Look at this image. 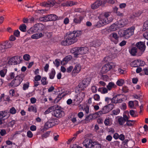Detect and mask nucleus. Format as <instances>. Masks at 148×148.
<instances>
[{"instance_id":"23","label":"nucleus","mask_w":148,"mask_h":148,"mask_svg":"<svg viewBox=\"0 0 148 148\" xmlns=\"http://www.w3.org/2000/svg\"><path fill=\"white\" fill-rule=\"evenodd\" d=\"M108 90H110L113 88H114L116 87V85L113 82H109L108 85L106 86Z\"/></svg>"},{"instance_id":"44","label":"nucleus","mask_w":148,"mask_h":148,"mask_svg":"<svg viewBox=\"0 0 148 148\" xmlns=\"http://www.w3.org/2000/svg\"><path fill=\"white\" fill-rule=\"evenodd\" d=\"M135 122L133 120H127L126 124L128 126H131L133 125Z\"/></svg>"},{"instance_id":"37","label":"nucleus","mask_w":148,"mask_h":148,"mask_svg":"<svg viewBox=\"0 0 148 148\" xmlns=\"http://www.w3.org/2000/svg\"><path fill=\"white\" fill-rule=\"evenodd\" d=\"M78 87L79 88L78 90V91H79L81 90H84L86 86H85V85L81 82L79 83L78 85Z\"/></svg>"},{"instance_id":"39","label":"nucleus","mask_w":148,"mask_h":148,"mask_svg":"<svg viewBox=\"0 0 148 148\" xmlns=\"http://www.w3.org/2000/svg\"><path fill=\"white\" fill-rule=\"evenodd\" d=\"M120 112V110L119 108L113 110L112 111V115H116L118 114Z\"/></svg>"},{"instance_id":"19","label":"nucleus","mask_w":148,"mask_h":148,"mask_svg":"<svg viewBox=\"0 0 148 148\" xmlns=\"http://www.w3.org/2000/svg\"><path fill=\"white\" fill-rule=\"evenodd\" d=\"M113 123L112 119L109 117H107L104 121V123L106 126H111Z\"/></svg>"},{"instance_id":"38","label":"nucleus","mask_w":148,"mask_h":148,"mask_svg":"<svg viewBox=\"0 0 148 148\" xmlns=\"http://www.w3.org/2000/svg\"><path fill=\"white\" fill-rule=\"evenodd\" d=\"M129 113L130 115L133 117H136L137 116V112L134 110H130Z\"/></svg>"},{"instance_id":"64","label":"nucleus","mask_w":148,"mask_h":148,"mask_svg":"<svg viewBox=\"0 0 148 148\" xmlns=\"http://www.w3.org/2000/svg\"><path fill=\"white\" fill-rule=\"evenodd\" d=\"M53 63L57 67H58L59 66L60 64L59 61L57 59H56L55 61L53 62Z\"/></svg>"},{"instance_id":"31","label":"nucleus","mask_w":148,"mask_h":148,"mask_svg":"<svg viewBox=\"0 0 148 148\" xmlns=\"http://www.w3.org/2000/svg\"><path fill=\"white\" fill-rule=\"evenodd\" d=\"M50 122H51V124L53 125V126L57 125L59 123V120L56 119H50Z\"/></svg>"},{"instance_id":"62","label":"nucleus","mask_w":148,"mask_h":148,"mask_svg":"<svg viewBox=\"0 0 148 148\" xmlns=\"http://www.w3.org/2000/svg\"><path fill=\"white\" fill-rule=\"evenodd\" d=\"M33 135V134L31 131L29 130L27 131V136L28 137L30 138L32 137Z\"/></svg>"},{"instance_id":"63","label":"nucleus","mask_w":148,"mask_h":148,"mask_svg":"<svg viewBox=\"0 0 148 148\" xmlns=\"http://www.w3.org/2000/svg\"><path fill=\"white\" fill-rule=\"evenodd\" d=\"M6 134V131L5 129H2L0 131V134L2 136H3Z\"/></svg>"},{"instance_id":"54","label":"nucleus","mask_w":148,"mask_h":148,"mask_svg":"<svg viewBox=\"0 0 148 148\" xmlns=\"http://www.w3.org/2000/svg\"><path fill=\"white\" fill-rule=\"evenodd\" d=\"M40 5L44 7H49L48 1L47 2H44L40 3Z\"/></svg>"},{"instance_id":"29","label":"nucleus","mask_w":148,"mask_h":148,"mask_svg":"<svg viewBox=\"0 0 148 148\" xmlns=\"http://www.w3.org/2000/svg\"><path fill=\"white\" fill-rule=\"evenodd\" d=\"M90 81L91 79L89 77L84 79L82 82L85 85V86H87L89 84Z\"/></svg>"},{"instance_id":"2","label":"nucleus","mask_w":148,"mask_h":148,"mask_svg":"<svg viewBox=\"0 0 148 148\" xmlns=\"http://www.w3.org/2000/svg\"><path fill=\"white\" fill-rule=\"evenodd\" d=\"M65 39V40L61 42V44L64 46L73 44L77 41V39L75 35L73 33L71 32H68L66 33Z\"/></svg>"},{"instance_id":"52","label":"nucleus","mask_w":148,"mask_h":148,"mask_svg":"<svg viewBox=\"0 0 148 148\" xmlns=\"http://www.w3.org/2000/svg\"><path fill=\"white\" fill-rule=\"evenodd\" d=\"M16 112V110L14 107H12L10 110V113L12 114H14Z\"/></svg>"},{"instance_id":"59","label":"nucleus","mask_w":148,"mask_h":148,"mask_svg":"<svg viewBox=\"0 0 148 148\" xmlns=\"http://www.w3.org/2000/svg\"><path fill=\"white\" fill-rule=\"evenodd\" d=\"M120 108L121 109L123 110H124L126 109L127 108V106L126 104L124 103H122L120 107Z\"/></svg>"},{"instance_id":"11","label":"nucleus","mask_w":148,"mask_h":148,"mask_svg":"<svg viewBox=\"0 0 148 148\" xmlns=\"http://www.w3.org/2000/svg\"><path fill=\"white\" fill-rule=\"evenodd\" d=\"M136 45L140 51V54L141 55L145 50L146 47L145 42H139L136 44Z\"/></svg>"},{"instance_id":"40","label":"nucleus","mask_w":148,"mask_h":148,"mask_svg":"<svg viewBox=\"0 0 148 148\" xmlns=\"http://www.w3.org/2000/svg\"><path fill=\"white\" fill-rule=\"evenodd\" d=\"M48 3L49 6L50 7H53L54 5L57 3L55 0L48 1Z\"/></svg>"},{"instance_id":"51","label":"nucleus","mask_w":148,"mask_h":148,"mask_svg":"<svg viewBox=\"0 0 148 148\" xmlns=\"http://www.w3.org/2000/svg\"><path fill=\"white\" fill-rule=\"evenodd\" d=\"M61 95H59L57 96L56 98L55 99L54 101V103H57L61 99Z\"/></svg>"},{"instance_id":"45","label":"nucleus","mask_w":148,"mask_h":148,"mask_svg":"<svg viewBox=\"0 0 148 148\" xmlns=\"http://www.w3.org/2000/svg\"><path fill=\"white\" fill-rule=\"evenodd\" d=\"M118 122L120 125H122L125 123V121L123 117H121L118 119Z\"/></svg>"},{"instance_id":"49","label":"nucleus","mask_w":148,"mask_h":148,"mask_svg":"<svg viewBox=\"0 0 148 148\" xmlns=\"http://www.w3.org/2000/svg\"><path fill=\"white\" fill-rule=\"evenodd\" d=\"M77 3V2H73L72 1H69L67 2L68 6H71L73 5H76Z\"/></svg>"},{"instance_id":"15","label":"nucleus","mask_w":148,"mask_h":148,"mask_svg":"<svg viewBox=\"0 0 148 148\" xmlns=\"http://www.w3.org/2000/svg\"><path fill=\"white\" fill-rule=\"evenodd\" d=\"M73 53L75 57H80L82 56L81 54V51L80 47H75L73 49Z\"/></svg>"},{"instance_id":"24","label":"nucleus","mask_w":148,"mask_h":148,"mask_svg":"<svg viewBox=\"0 0 148 148\" xmlns=\"http://www.w3.org/2000/svg\"><path fill=\"white\" fill-rule=\"evenodd\" d=\"M3 44L5 46V49L11 47L13 45L12 42H9L7 40L5 41L3 43Z\"/></svg>"},{"instance_id":"7","label":"nucleus","mask_w":148,"mask_h":148,"mask_svg":"<svg viewBox=\"0 0 148 148\" xmlns=\"http://www.w3.org/2000/svg\"><path fill=\"white\" fill-rule=\"evenodd\" d=\"M108 38L115 44H117L119 42V36L116 32H113L111 33L108 36Z\"/></svg>"},{"instance_id":"56","label":"nucleus","mask_w":148,"mask_h":148,"mask_svg":"<svg viewBox=\"0 0 148 148\" xmlns=\"http://www.w3.org/2000/svg\"><path fill=\"white\" fill-rule=\"evenodd\" d=\"M129 106L130 108H134V101H130L129 102Z\"/></svg>"},{"instance_id":"61","label":"nucleus","mask_w":148,"mask_h":148,"mask_svg":"<svg viewBox=\"0 0 148 148\" xmlns=\"http://www.w3.org/2000/svg\"><path fill=\"white\" fill-rule=\"evenodd\" d=\"M14 35L16 37H18L20 35V32L18 30H15L14 31Z\"/></svg>"},{"instance_id":"1","label":"nucleus","mask_w":148,"mask_h":148,"mask_svg":"<svg viewBox=\"0 0 148 148\" xmlns=\"http://www.w3.org/2000/svg\"><path fill=\"white\" fill-rule=\"evenodd\" d=\"M110 12H106L103 14H100L99 16H98L99 21L97 23L96 26L97 27H100L112 22L113 19L111 16H110Z\"/></svg>"},{"instance_id":"14","label":"nucleus","mask_w":148,"mask_h":148,"mask_svg":"<svg viewBox=\"0 0 148 148\" xmlns=\"http://www.w3.org/2000/svg\"><path fill=\"white\" fill-rule=\"evenodd\" d=\"M92 140L89 138L85 139L83 144L86 148H92Z\"/></svg>"},{"instance_id":"48","label":"nucleus","mask_w":148,"mask_h":148,"mask_svg":"<svg viewBox=\"0 0 148 148\" xmlns=\"http://www.w3.org/2000/svg\"><path fill=\"white\" fill-rule=\"evenodd\" d=\"M93 148H101V145L97 142H93Z\"/></svg>"},{"instance_id":"34","label":"nucleus","mask_w":148,"mask_h":148,"mask_svg":"<svg viewBox=\"0 0 148 148\" xmlns=\"http://www.w3.org/2000/svg\"><path fill=\"white\" fill-rule=\"evenodd\" d=\"M27 26L24 24H22L19 27L20 30L23 32H25L26 31Z\"/></svg>"},{"instance_id":"13","label":"nucleus","mask_w":148,"mask_h":148,"mask_svg":"<svg viewBox=\"0 0 148 148\" xmlns=\"http://www.w3.org/2000/svg\"><path fill=\"white\" fill-rule=\"evenodd\" d=\"M123 96L121 95H117L115 96L112 99V103H121L123 100L122 97Z\"/></svg>"},{"instance_id":"20","label":"nucleus","mask_w":148,"mask_h":148,"mask_svg":"<svg viewBox=\"0 0 148 148\" xmlns=\"http://www.w3.org/2000/svg\"><path fill=\"white\" fill-rule=\"evenodd\" d=\"M81 66L79 64L75 65L72 72V74L73 75L78 73L80 71Z\"/></svg>"},{"instance_id":"27","label":"nucleus","mask_w":148,"mask_h":148,"mask_svg":"<svg viewBox=\"0 0 148 148\" xmlns=\"http://www.w3.org/2000/svg\"><path fill=\"white\" fill-rule=\"evenodd\" d=\"M137 52V49L135 47H132L129 50L130 53L133 56H135Z\"/></svg>"},{"instance_id":"53","label":"nucleus","mask_w":148,"mask_h":148,"mask_svg":"<svg viewBox=\"0 0 148 148\" xmlns=\"http://www.w3.org/2000/svg\"><path fill=\"white\" fill-rule=\"evenodd\" d=\"M23 59L26 61H28L30 59V56L28 54H25L23 56Z\"/></svg>"},{"instance_id":"22","label":"nucleus","mask_w":148,"mask_h":148,"mask_svg":"<svg viewBox=\"0 0 148 148\" xmlns=\"http://www.w3.org/2000/svg\"><path fill=\"white\" fill-rule=\"evenodd\" d=\"M72 58V56L71 55H68L64 58L63 61H61V64L62 65H64L67 63V62L70 61Z\"/></svg>"},{"instance_id":"46","label":"nucleus","mask_w":148,"mask_h":148,"mask_svg":"<svg viewBox=\"0 0 148 148\" xmlns=\"http://www.w3.org/2000/svg\"><path fill=\"white\" fill-rule=\"evenodd\" d=\"M35 30L33 26L31 27L27 31V32L29 34H32L36 33Z\"/></svg>"},{"instance_id":"33","label":"nucleus","mask_w":148,"mask_h":148,"mask_svg":"<svg viewBox=\"0 0 148 148\" xmlns=\"http://www.w3.org/2000/svg\"><path fill=\"white\" fill-rule=\"evenodd\" d=\"M56 74V72L54 69H51V72L49 73V78L50 79H53Z\"/></svg>"},{"instance_id":"4","label":"nucleus","mask_w":148,"mask_h":148,"mask_svg":"<svg viewBox=\"0 0 148 148\" xmlns=\"http://www.w3.org/2000/svg\"><path fill=\"white\" fill-rule=\"evenodd\" d=\"M114 107V105L112 103H110L103 107L101 110L96 112L94 114L97 115V116H100L103 114H105L109 112Z\"/></svg>"},{"instance_id":"12","label":"nucleus","mask_w":148,"mask_h":148,"mask_svg":"<svg viewBox=\"0 0 148 148\" xmlns=\"http://www.w3.org/2000/svg\"><path fill=\"white\" fill-rule=\"evenodd\" d=\"M85 95V94L84 92H80L77 95L75 96L74 101L77 102V103H79L83 100Z\"/></svg>"},{"instance_id":"32","label":"nucleus","mask_w":148,"mask_h":148,"mask_svg":"<svg viewBox=\"0 0 148 148\" xmlns=\"http://www.w3.org/2000/svg\"><path fill=\"white\" fill-rule=\"evenodd\" d=\"M81 51V54L82 55L86 54L88 51V48L86 47H80Z\"/></svg>"},{"instance_id":"47","label":"nucleus","mask_w":148,"mask_h":148,"mask_svg":"<svg viewBox=\"0 0 148 148\" xmlns=\"http://www.w3.org/2000/svg\"><path fill=\"white\" fill-rule=\"evenodd\" d=\"M92 114H91L89 115L85 119V120L87 122L92 121Z\"/></svg>"},{"instance_id":"60","label":"nucleus","mask_w":148,"mask_h":148,"mask_svg":"<svg viewBox=\"0 0 148 148\" xmlns=\"http://www.w3.org/2000/svg\"><path fill=\"white\" fill-rule=\"evenodd\" d=\"M7 116V115L5 114L3 111L0 112V118H1L2 119H3V118L4 117H5Z\"/></svg>"},{"instance_id":"36","label":"nucleus","mask_w":148,"mask_h":148,"mask_svg":"<svg viewBox=\"0 0 148 148\" xmlns=\"http://www.w3.org/2000/svg\"><path fill=\"white\" fill-rule=\"evenodd\" d=\"M7 72V69H4L0 71V75L1 77H4L5 75Z\"/></svg>"},{"instance_id":"28","label":"nucleus","mask_w":148,"mask_h":148,"mask_svg":"<svg viewBox=\"0 0 148 148\" xmlns=\"http://www.w3.org/2000/svg\"><path fill=\"white\" fill-rule=\"evenodd\" d=\"M125 83V82L124 79H120L117 81L116 84L119 86H122Z\"/></svg>"},{"instance_id":"25","label":"nucleus","mask_w":148,"mask_h":148,"mask_svg":"<svg viewBox=\"0 0 148 148\" xmlns=\"http://www.w3.org/2000/svg\"><path fill=\"white\" fill-rule=\"evenodd\" d=\"M50 119H49L45 124L44 125V128L46 129H48L49 128L53 127V125L51 124V122L50 121Z\"/></svg>"},{"instance_id":"3","label":"nucleus","mask_w":148,"mask_h":148,"mask_svg":"<svg viewBox=\"0 0 148 148\" xmlns=\"http://www.w3.org/2000/svg\"><path fill=\"white\" fill-rule=\"evenodd\" d=\"M135 29L134 27H132L125 30H120L119 34L121 37L127 39L134 34Z\"/></svg>"},{"instance_id":"41","label":"nucleus","mask_w":148,"mask_h":148,"mask_svg":"<svg viewBox=\"0 0 148 148\" xmlns=\"http://www.w3.org/2000/svg\"><path fill=\"white\" fill-rule=\"evenodd\" d=\"M138 60H136L132 63V65L134 67H136L139 66Z\"/></svg>"},{"instance_id":"10","label":"nucleus","mask_w":148,"mask_h":148,"mask_svg":"<svg viewBox=\"0 0 148 148\" xmlns=\"http://www.w3.org/2000/svg\"><path fill=\"white\" fill-rule=\"evenodd\" d=\"M53 115L54 116L60 118L63 117L65 115L64 112L59 109H57L53 111Z\"/></svg>"},{"instance_id":"16","label":"nucleus","mask_w":148,"mask_h":148,"mask_svg":"<svg viewBox=\"0 0 148 148\" xmlns=\"http://www.w3.org/2000/svg\"><path fill=\"white\" fill-rule=\"evenodd\" d=\"M47 22L48 21H55L58 20V16L55 14H51L46 15Z\"/></svg>"},{"instance_id":"21","label":"nucleus","mask_w":148,"mask_h":148,"mask_svg":"<svg viewBox=\"0 0 148 148\" xmlns=\"http://www.w3.org/2000/svg\"><path fill=\"white\" fill-rule=\"evenodd\" d=\"M118 23L116 22L110 26L109 27L110 30L114 31L120 28L118 25Z\"/></svg>"},{"instance_id":"17","label":"nucleus","mask_w":148,"mask_h":148,"mask_svg":"<svg viewBox=\"0 0 148 148\" xmlns=\"http://www.w3.org/2000/svg\"><path fill=\"white\" fill-rule=\"evenodd\" d=\"M34 27L35 32H39L42 30L44 28V26L41 24H35Z\"/></svg>"},{"instance_id":"58","label":"nucleus","mask_w":148,"mask_h":148,"mask_svg":"<svg viewBox=\"0 0 148 148\" xmlns=\"http://www.w3.org/2000/svg\"><path fill=\"white\" fill-rule=\"evenodd\" d=\"M75 11L76 12H77V13H78L79 14V13L80 14H81V13H82V12H84L82 10V9L80 8L75 9Z\"/></svg>"},{"instance_id":"50","label":"nucleus","mask_w":148,"mask_h":148,"mask_svg":"<svg viewBox=\"0 0 148 148\" xmlns=\"http://www.w3.org/2000/svg\"><path fill=\"white\" fill-rule=\"evenodd\" d=\"M50 132H47L43 134L42 135V138L43 140H44V138H46L48 137L49 135Z\"/></svg>"},{"instance_id":"57","label":"nucleus","mask_w":148,"mask_h":148,"mask_svg":"<svg viewBox=\"0 0 148 148\" xmlns=\"http://www.w3.org/2000/svg\"><path fill=\"white\" fill-rule=\"evenodd\" d=\"M101 78L103 80L106 81H107L109 79L108 77L106 75H102Z\"/></svg>"},{"instance_id":"5","label":"nucleus","mask_w":148,"mask_h":148,"mask_svg":"<svg viewBox=\"0 0 148 148\" xmlns=\"http://www.w3.org/2000/svg\"><path fill=\"white\" fill-rule=\"evenodd\" d=\"M24 77V75L23 74L17 75L10 83V85L13 87L18 86L22 82Z\"/></svg>"},{"instance_id":"8","label":"nucleus","mask_w":148,"mask_h":148,"mask_svg":"<svg viewBox=\"0 0 148 148\" xmlns=\"http://www.w3.org/2000/svg\"><path fill=\"white\" fill-rule=\"evenodd\" d=\"M115 67V65L113 63L108 64H105L102 68L101 73H106L111 69Z\"/></svg>"},{"instance_id":"35","label":"nucleus","mask_w":148,"mask_h":148,"mask_svg":"<svg viewBox=\"0 0 148 148\" xmlns=\"http://www.w3.org/2000/svg\"><path fill=\"white\" fill-rule=\"evenodd\" d=\"M28 110L29 112L32 111L35 113L37 112L36 108L33 106H29L28 108Z\"/></svg>"},{"instance_id":"9","label":"nucleus","mask_w":148,"mask_h":148,"mask_svg":"<svg viewBox=\"0 0 148 148\" xmlns=\"http://www.w3.org/2000/svg\"><path fill=\"white\" fill-rule=\"evenodd\" d=\"M84 18V16L78 13L76 14L74 16L73 22L75 24H80Z\"/></svg>"},{"instance_id":"55","label":"nucleus","mask_w":148,"mask_h":148,"mask_svg":"<svg viewBox=\"0 0 148 148\" xmlns=\"http://www.w3.org/2000/svg\"><path fill=\"white\" fill-rule=\"evenodd\" d=\"M143 27V29H148V20L144 23Z\"/></svg>"},{"instance_id":"26","label":"nucleus","mask_w":148,"mask_h":148,"mask_svg":"<svg viewBox=\"0 0 148 148\" xmlns=\"http://www.w3.org/2000/svg\"><path fill=\"white\" fill-rule=\"evenodd\" d=\"M42 34L41 33H39L33 34L31 36L32 39H37L40 38L42 36Z\"/></svg>"},{"instance_id":"6","label":"nucleus","mask_w":148,"mask_h":148,"mask_svg":"<svg viewBox=\"0 0 148 148\" xmlns=\"http://www.w3.org/2000/svg\"><path fill=\"white\" fill-rule=\"evenodd\" d=\"M22 59L21 57H18L17 56H14L9 59L8 63L11 65L17 64L21 62Z\"/></svg>"},{"instance_id":"43","label":"nucleus","mask_w":148,"mask_h":148,"mask_svg":"<svg viewBox=\"0 0 148 148\" xmlns=\"http://www.w3.org/2000/svg\"><path fill=\"white\" fill-rule=\"evenodd\" d=\"M47 77H43L41 80V84L43 85H47L48 82L46 81Z\"/></svg>"},{"instance_id":"18","label":"nucleus","mask_w":148,"mask_h":148,"mask_svg":"<svg viewBox=\"0 0 148 148\" xmlns=\"http://www.w3.org/2000/svg\"><path fill=\"white\" fill-rule=\"evenodd\" d=\"M117 23H118V25L119 28H121L127 24V20L126 19H123L119 21L118 22H117Z\"/></svg>"},{"instance_id":"42","label":"nucleus","mask_w":148,"mask_h":148,"mask_svg":"<svg viewBox=\"0 0 148 148\" xmlns=\"http://www.w3.org/2000/svg\"><path fill=\"white\" fill-rule=\"evenodd\" d=\"M72 33H73L74 34L76 35V38L77 37L79 36L81 34L82 32L81 31H73L72 32Z\"/></svg>"},{"instance_id":"30","label":"nucleus","mask_w":148,"mask_h":148,"mask_svg":"<svg viewBox=\"0 0 148 148\" xmlns=\"http://www.w3.org/2000/svg\"><path fill=\"white\" fill-rule=\"evenodd\" d=\"M102 4V2L101 1H97L94 4H93V9H96L99 7Z\"/></svg>"}]
</instances>
